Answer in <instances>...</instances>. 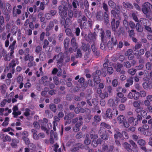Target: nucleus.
<instances>
[{
    "label": "nucleus",
    "instance_id": "nucleus-50",
    "mask_svg": "<svg viewBox=\"0 0 152 152\" xmlns=\"http://www.w3.org/2000/svg\"><path fill=\"white\" fill-rule=\"evenodd\" d=\"M9 118L8 117H6L4 121L2 123V125L3 126H7L8 124V121L9 120Z\"/></svg>",
    "mask_w": 152,
    "mask_h": 152
},
{
    "label": "nucleus",
    "instance_id": "nucleus-17",
    "mask_svg": "<svg viewBox=\"0 0 152 152\" xmlns=\"http://www.w3.org/2000/svg\"><path fill=\"white\" fill-rule=\"evenodd\" d=\"M70 39L69 38H66L64 41V45L65 50L68 49Z\"/></svg>",
    "mask_w": 152,
    "mask_h": 152
},
{
    "label": "nucleus",
    "instance_id": "nucleus-54",
    "mask_svg": "<svg viewBox=\"0 0 152 152\" xmlns=\"http://www.w3.org/2000/svg\"><path fill=\"white\" fill-rule=\"evenodd\" d=\"M94 80L95 82L97 84L100 83V79L99 76H95L94 78Z\"/></svg>",
    "mask_w": 152,
    "mask_h": 152
},
{
    "label": "nucleus",
    "instance_id": "nucleus-61",
    "mask_svg": "<svg viewBox=\"0 0 152 152\" xmlns=\"http://www.w3.org/2000/svg\"><path fill=\"white\" fill-rule=\"evenodd\" d=\"M4 142H5L6 141L10 142L11 140V138L8 135H6L4 137V138L3 140Z\"/></svg>",
    "mask_w": 152,
    "mask_h": 152
},
{
    "label": "nucleus",
    "instance_id": "nucleus-45",
    "mask_svg": "<svg viewBox=\"0 0 152 152\" xmlns=\"http://www.w3.org/2000/svg\"><path fill=\"white\" fill-rule=\"evenodd\" d=\"M108 104L110 107H113L115 105L114 99H110L108 100Z\"/></svg>",
    "mask_w": 152,
    "mask_h": 152
},
{
    "label": "nucleus",
    "instance_id": "nucleus-32",
    "mask_svg": "<svg viewBox=\"0 0 152 152\" xmlns=\"http://www.w3.org/2000/svg\"><path fill=\"white\" fill-rule=\"evenodd\" d=\"M130 143L134 147V150L133 151L134 152H137V146L135 143L132 140H130L129 141Z\"/></svg>",
    "mask_w": 152,
    "mask_h": 152
},
{
    "label": "nucleus",
    "instance_id": "nucleus-9",
    "mask_svg": "<svg viewBox=\"0 0 152 152\" xmlns=\"http://www.w3.org/2000/svg\"><path fill=\"white\" fill-rule=\"evenodd\" d=\"M91 47L94 55L95 56H98L99 55V52L97 50L95 43H93L91 45Z\"/></svg>",
    "mask_w": 152,
    "mask_h": 152
},
{
    "label": "nucleus",
    "instance_id": "nucleus-60",
    "mask_svg": "<svg viewBox=\"0 0 152 152\" xmlns=\"http://www.w3.org/2000/svg\"><path fill=\"white\" fill-rule=\"evenodd\" d=\"M147 18L149 19L150 20L152 21V12H149L147 14H145Z\"/></svg>",
    "mask_w": 152,
    "mask_h": 152
},
{
    "label": "nucleus",
    "instance_id": "nucleus-11",
    "mask_svg": "<svg viewBox=\"0 0 152 152\" xmlns=\"http://www.w3.org/2000/svg\"><path fill=\"white\" fill-rule=\"evenodd\" d=\"M79 16L78 17L79 19L77 20V22L80 25L82 24V21H86V18L85 16H81V18H80L82 14L81 12L80 11L79 12Z\"/></svg>",
    "mask_w": 152,
    "mask_h": 152
},
{
    "label": "nucleus",
    "instance_id": "nucleus-3",
    "mask_svg": "<svg viewBox=\"0 0 152 152\" xmlns=\"http://www.w3.org/2000/svg\"><path fill=\"white\" fill-rule=\"evenodd\" d=\"M71 47L69 48L68 50L69 52L71 53L73 52H75L78 48V44L76 42L75 38L73 37L71 41Z\"/></svg>",
    "mask_w": 152,
    "mask_h": 152
},
{
    "label": "nucleus",
    "instance_id": "nucleus-12",
    "mask_svg": "<svg viewBox=\"0 0 152 152\" xmlns=\"http://www.w3.org/2000/svg\"><path fill=\"white\" fill-rule=\"evenodd\" d=\"M132 50L131 49H128L125 53V55L126 56H128V58L129 60H131L133 58V56L132 54Z\"/></svg>",
    "mask_w": 152,
    "mask_h": 152
},
{
    "label": "nucleus",
    "instance_id": "nucleus-56",
    "mask_svg": "<svg viewBox=\"0 0 152 152\" xmlns=\"http://www.w3.org/2000/svg\"><path fill=\"white\" fill-rule=\"evenodd\" d=\"M89 56V54L88 53H86L85 54L84 56V60H87V63L89 62L91 60V58H90Z\"/></svg>",
    "mask_w": 152,
    "mask_h": 152
},
{
    "label": "nucleus",
    "instance_id": "nucleus-42",
    "mask_svg": "<svg viewBox=\"0 0 152 152\" xmlns=\"http://www.w3.org/2000/svg\"><path fill=\"white\" fill-rule=\"evenodd\" d=\"M100 126H102V127H103L106 128L108 129H110L111 128V127L110 125L104 122L102 123L100 125Z\"/></svg>",
    "mask_w": 152,
    "mask_h": 152
},
{
    "label": "nucleus",
    "instance_id": "nucleus-43",
    "mask_svg": "<svg viewBox=\"0 0 152 152\" xmlns=\"http://www.w3.org/2000/svg\"><path fill=\"white\" fill-rule=\"evenodd\" d=\"M108 94L107 92L105 91L104 93H102L99 95V96L102 99H104L106 97H107L108 96Z\"/></svg>",
    "mask_w": 152,
    "mask_h": 152
},
{
    "label": "nucleus",
    "instance_id": "nucleus-7",
    "mask_svg": "<svg viewBox=\"0 0 152 152\" xmlns=\"http://www.w3.org/2000/svg\"><path fill=\"white\" fill-rule=\"evenodd\" d=\"M16 41V40H14L10 44L9 47V48L10 50V56L12 58H13L14 57L13 54L14 53V50L15 47V44Z\"/></svg>",
    "mask_w": 152,
    "mask_h": 152
},
{
    "label": "nucleus",
    "instance_id": "nucleus-29",
    "mask_svg": "<svg viewBox=\"0 0 152 152\" xmlns=\"http://www.w3.org/2000/svg\"><path fill=\"white\" fill-rule=\"evenodd\" d=\"M124 145L125 148L127 151L130 152L132 151V149L130 148L131 145L129 144L127 142H124Z\"/></svg>",
    "mask_w": 152,
    "mask_h": 152
},
{
    "label": "nucleus",
    "instance_id": "nucleus-40",
    "mask_svg": "<svg viewBox=\"0 0 152 152\" xmlns=\"http://www.w3.org/2000/svg\"><path fill=\"white\" fill-rule=\"evenodd\" d=\"M136 72V69L131 68L129 69L128 71V72L130 75H134Z\"/></svg>",
    "mask_w": 152,
    "mask_h": 152
},
{
    "label": "nucleus",
    "instance_id": "nucleus-16",
    "mask_svg": "<svg viewBox=\"0 0 152 152\" xmlns=\"http://www.w3.org/2000/svg\"><path fill=\"white\" fill-rule=\"evenodd\" d=\"M82 122L80 121L76 123L75 126L74 127L73 130L74 132H77L79 130L80 127L82 125Z\"/></svg>",
    "mask_w": 152,
    "mask_h": 152
},
{
    "label": "nucleus",
    "instance_id": "nucleus-49",
    "mask_svg": "<svg viewBox=\"0 0 152 152\" xmlns=\"http://www.w3.org/2000/svg\"><path fill=\"white\" fill-rule=\"evenodd\" d=\"M45 114L47 115L48 117L49 118H52L53 117V114L48 110H45Z\"/></svg>",
    "mask_w": 152,
    "mask_h": 152
},
{
    "label": "nucleus",
    "instance_id": "nucleus-39",
    "mask_svg": "<svg viewBox=\"0 0 152 152\" xmlns=\"http://www.w3.org/2000/svg\"><path fill=\"white\" fill-rule=\"evenodd\" d=\"M108 4L109 6L113 8H114L116 7L115 3L112 0H109L108 2Z\"/></svg>",
    "mask_w": 152,
    "mask_h": 152
},
{
    "label": "nucleus",
    "instance_id": "nucleus-51",
    "mask_svg": "<svg viewBox=\"0 0 152 152\" xmlns=\"http://www.w3.org/2000/svg\"><path fill=\"white\" fill-rule=\"evenodd\" d=\"M30 110L28 108H26L25 110V112L24 113V115L26 117L30 115Z\"/></svg>",
    "mask_w": 152,
    "mask_h": 152
},
{
    "label": "nucleus",
    "instance_id": "nucleus-25",
    "mask_svg": "<svg viewBox=\"0 0 152 152\" xmlns=\"http://www.w3.org/2000/svg\"><path fill=\"white\" fill-rule=\"evenodd\" d=\"M123 4V6L126 8L132 9L133 7L132 4L128 2H124Z\"/></svg>",
    "mask_w": 152,
    "mask_h": 152
},
{
    "label": "nucleus",
    "instance_id": "nucleus-53",
    "mask_svg": "<svg viewBox=\"0 0 152 152\" xmlns=\"http://www.w3.org/2000/svg\"><path fill=\"white\" fill-rule=\"evenodd\" d=\"M72 79L71 78H68L67 79V81L66 82V84L67 86L70 87L72 86V83H71Z\"/></svg>",
    "mask_w": 152,
    "mask_h": 152
},
{
    "label": "nucleus",
    "instance_id": "nucleus-23",
    "mask_svg": "<svg viewBox=\"0 0 152 152\" xmlns=\"http://www.w3.org/2000/svg\"><path fill=\"white\" fill-rule=\"evenodd\" d=\"M31 132L32 133L33 138L35 140H38L39 139V136L37 135V131L34 129H32L31 130Z\"/></svg>",
    "mask_w": 152,
    "mask_h": 152
},
{
    "label": "nucleus",
    "instance_id": "nucleus-63",
    "mask_svg": "<svg viewBox=\"0 0 152 152\" xmlns=\"http://www.w3.org/2000/svg\"><path fill=\"white\" fill-rule=\"evenodd\" d=\"M140 96L142 97H145L146 95V92L143 90L141 91H140L139 93Z\"/></svg>",
    "mask_w": 152,
    "mask_h": 152
},
{
    "label": "nucleus",
    "instance_id": "nucleus-62",
    "mask_svg": "<svg viewBox=\"0 0 152 152\" xmlns=\"http://www.w3.org/2000/svg\"><path fill=\"white\" fill-rule=\"evenodd\" d=\"M58 1L56 0H53L52 3L51 4V7L53 8H55L57 7Z\"/></svg>",
    "mask_w": 152,
    "mask_h": 152
},
{
    "label": "nucleus",
    "instance_id": "nucleus-31",
    "mask_svg": "<svg viewBox=\"0 0 152 152\" xmlns=\"http://www.w3.org/2000/svg\"><path fill=\"white\" fill-rule=\"evenodd\" d=\"M86 139L84 141L85 143L87 145H88L90 144L91 142V141L90 140L91 139L89 138V134H86Z\"/></svg>",
    "mask_w": 152,
    "mask_h": 152
},
{
    "label": "nucleus",
    "instance_id": "nucleus-22",
    "mask_svg": "<svg viewBox=\"0 0 152 152\" xmlns=\"http://www.w3.org/2000/svg\"><path fill=\"white\" fill-rule=\"evenodd\" d=\"M54 25L53 22L52 21H51L50 22L48 25L47 26L46 28V31H50L52 30L53 26Z\"/></svg>",
    "mask_w": 152,
    "mask_h": 152
},
{
    "label": "nucleus",
    "instance_id": "nucleus-38",
    "mask_svg": "<svg viewBox=\"0 0 152 152\" xmlns=\"http://www.w3.org/2000/svg\"><path fill=\"white\" fill-rule=\"evenodd\" d=\"M100 136L101 138L103 140H107L108 139L109 136L107 134V133L105 132L104 134L101 135Z\"/></svg>",
    "mask_w": 152,
    "mask_h": 152
},
{
    "label": "nucleus",
    "instance_id": "nucleus-20",
    "mask_svg": "<svg viewBox=\"0 0 152 152\" xmlns=\"http://www.w3.org/2000/svg\"><path fill=\"white\" fill-rule=\"evenodd\" d=\"M113 113L112 110L110 109H108L106 111V115L107 117L109 118H111L112 117Z\"/></svg>",
    "mask_w": 152,
    "mask_h": 152
},
{
    "label": "nucleus",
    "instance_id": "nucleus-28",
    "mask_svg": "<svg viewBox=\"0 0 152 152\" xmlns=\"http://www.w3.org/2000/svg\"><path fill=\"white\" fill-rule=\"evenodd\" d=\"M117 40L115 39L114 38L112 37L111 39V41L110 40L108 43V45L111 44V48L112 47L113 45H115L117 44Z\"/></svg>",
    "mask_w": 152,
    "mask_h": 152
},
{
    "label": "nucleus",
    "instance_id": "nucleus-6",
    "mask_svg": "<svg viewBox=\"0 0 152 152\" xmlns=\"http://www.w3.org/2000/svg\"><path fill=\"white\" fill-rule=\"evenodd\" d=\"M67 52L66 51L64 53H60L57 55H55L53 56V59H56L57 63H62L63 61L64 58L66 55H67Z\"/></svg>",
    "mask_w": 152,
    "mask_h": 152
},
{
    "label": "nucleus",
    "instance_id": "nucleus-46",
    "mask_svg": "<svg viewBox=\"0 0 152 152\" xmlns=\"http://www.w3.org/2000/svg\"><path fill=\"white\" fill-rule=\"evenodd\" d=\"M82 56V53L80 50L78 49L77 50V55L76 56V58H81Z\"/></svg>",
    "mask_w": 152,
    "mask_h": 152
},
{
    "label": "nucleus",
    "instance_id": "nucleus-30",
    "mask_svg": "<svg viewBox=\"0 0 152 152\" xmlns=\"http://www.w3.org/2000/svg\"><path fill=\"white\" fill-rule=\"evenodd\" d=\"M48 79V77L45 76H43L42 78V80L43 83L45 85L48 86L50 83L49 81H46Z\"/></svg>",
    "mask_w": 152,
    "mask_h": 152
},
{
    "label": "nucleus",
    "instance_id": "nucleus-15",
    "mask_svg": "<svg viewBox=\"0 0 152 152\" xmlns=\"http://www.w3.org/2000/svg\"><path fill=\"white\" fill-rule=\"evenodd\" d=\"M81 48L84 51H88L89 52L91 51V50L90 49V46L88 44H83Z\"/></svg>",
    "mask_w": 152,
    "mask_h": 152
},
{
    "label": "nucleus",
    "instance_id": "nucleus-21",
    "mask_svg": "<svg viewBox=\"0 0 152 152\" xmlns=\"http://www.w3.org/2000/svg\"><path fill=\"white\" fill-rule=\"evenodd\" d=\"M89 138L91 139L95 140L98 137L97 134H96L94 131H91L89 134Z\"/></svg>",
    "mask_w": 152,
    "mask_h": 152
},
{
    "label": "nucleus",
    "instance_id": "nucleus-37",
    "mask_svg": "<svg viewBox=\"0 0 152 152\" xmlns=\"http://www.w3.org/2000/svg\"><path fill=\"white\" fill-rule=\"evenodd\" d=\"M71 23V20L69 18H67L65 20V28L68 27L69 25H70Z\"/></svg>",
    "mask_w": 152,
    "mask_h": 152
},
{
    "label": "nucleus",
    "instance_id": "nucleus-35",
    "mask_svg": "<svg viewBox=\"0 0 152 152\" xmlns=\"http://www.w3.org/2000/svg\"><path fill=\"white\" fill-rule=\"evenodd\" d=\"M54 121L53 122V125L57 126L59 122L60 119L57 116H55L54 117Z\"/></svg>",
    "mask_w": 152,
    "mask_h": 152
},
{
    "label": "nucleus",
    "instance_id": "nucleus-19",
    "mask_svg": "<svg viewBox=\"0 0 152 152\" xmlns=\"http://www.w3.org/2000/svg\"><path fill=\"white\" fill-rule=\"evenodd\" d=\"M19 142V140L16 139H12V142L11 143V145L14 148H16L17 146V144Z\"/></svg>",
    "mask_w": 152,
    "mask_h": 152
},
{
    "label": "nucleus",
    "instance_id": "nucleus-24",
    "mask_svg": "<svg viewBox=\"0 0 152 152\" xmlns=\"http://www.w3.org/2000/svg\"><path fill=\"white\" fill-rule=\"evenodd\" d=\"M127 81V83L125 84V86L126 87H128L132 85L133 82L132 77H130Z\"/></svg>",
    "mask_w": 152,
    "mask_h": 152
},
{
    "label": "nucleus",
    "instance_id": "nucleus-13",
    "mask_svg": "<svg viewBox=\"0 0 152 152\" xmlns=\"http://www.w3.org/2000/svg\"><path fill=\"white\" fill-rule=\"evenodd\" d=\"M140 21L141 23L144 26L150 24L149 21L145 18H140Z\"/></svg>",
    "mask_w": 152,
    "mask_h": 152
},
{
    "label": "nucleus",
    "instance_id": "nucleus-48",
    "mask_svg": "<svg viewBox=\"0 0 152 152\" xmlns=\"http://www.w3.org/2000/svg\"><path fill=\"white\" fill-rule=\"evenodd\" d=\"M103 14L101 12H97L96 15V17L98 20H101L102 18Z\"/></svg>",
    "mask_w": 152,
    "mask_h": 152
},
{
    "label": "nucleus",
    "instance_id": "nucleus-55",
    "mask_svg": "<svg viewBox=\"0 0 152 152\" xmlns=\"http://www.w3.org/2000/svg\"><path fill=\"white\" fill-rule=\"evenodd\" d=\"M22 139L24 141L26 144L28 145L30 143V140L28 137H23Z\"/></svg>",
    "mask_w": 152,
    "mask_h": 152
},
{
    "label": "nucleus",
    "instance_id": "nucleus-57",
    "mask_svg": "<svg viewBox=\"0 0 152 152\" xmlns=\"http://www.w3.org/2000/svg\"><path fill=\"white\" fill-rule=\"evenodd\" d=\"M146 69L148 70H151L152 68V65L149 62L145 64Z\"/></svg>",
    "mask_w": 152,
    "mask_h": 152
},
{
    "label": "nucleus",
    "instance_id": "nucleus-33",
    "mask_svg": "<svg viewBox=\"0 0 152 152\" xmlns=\"http://www.w3.org/2000/svg\"><path fill=\"white\" fill-rule=\"evenodd\" d=\"M137 30L139 32H141L143 31V28L142 26L139 23H137L136 26Z\"/></svg>",
    "mask_w": 152,
    "mask_h": 152
},
{
    "label": "nucleus",
    "instance_id": "nucleus-1",
    "mask_svg": "<svg viewBox=\"0 0 152 152\" xmlns=\"http://www.w3.org/2000/svg\"><path fill=\"white\" fill-rule=\"evenodd\" d=\"M111 12L115 18H117L118 19L115 22V19L113 18L111 22L112 28L113 31H115L116 29L118 28L119 25L120 21L119 20H120L121 18L119 15L116 12L115 10H112L111 11Z\"/></svg>",
    "mask_w": 152,
    "mask_h": 152
},
{
    "label": "nucleus",
    "instance_id": "nucleus-26",
    "mask_svg": "<svg viewBox=\"0 0 152 152\" xmlns=\"http://www.w3.org/2000/svg\"><path fill=\"white\" fill-rule=\"evenodd\" d=\"M132 91L134 93V99L135 100L138 99L140 96L139 93L138 92H137L135 90H132Z\"/></svg>",
    "mask_w": 152,
    "mask_h": 152
},
{
    "label": "nucleus",
    "instance_id": "nucleus-5",
    "mask_svg": "<svg viewBox=\"0 0 152 152\" xmlns=\"http://www.w3.org/2000/svg\"><path fill=\"white\" fill-rule=\"evenodd\" d=\"M152 6L148 2L144 3L142 5V10L144 14H147L151 11V8Z\"/></svg>",
    "mask_w": 152,
    "mask_h": 152
},
{
    "label": "nucleus",
    "instance_id": "nucleus-44",
    "mask_svg": "<svg viewBox=\"0 0 152 152\" xmlns=\"http://www.w3.org/2000/svg\"><path fill=\"white\" fill-rule=\"evenodd\" d=\"M123 65L122 64L118 63L116 64L115 67H116V71L118 72H119L121 70V68L122 67Z\"/></svg>",
    "mask_w": 152,
    "mask_h": 152
},
{
    "label": "nucleus",
    "instance_id": "nucleus-14",
    "mask_svg": "<svg viewBox=\"0 0 152 152\" xmlns=\"http://www.w3.org/2000/svg\"><path fill=\"white\" fill-rule=\"evenodd\" d=\"M83 147V145L81 144L78 143L75 145L74 148L71 150V152H79L78 150L80 148Z\"/></svg>",
    "mask_w": 152,
    "mask_h": 152
},
{
    "label": "nucleus",
    "instance_id": "nucleus-58",
    "mask_svg": "<svg viewBox=\"0 0 152 152\" xmlns=\"http://www.w3.org/2000/svg\"><path fill=\"white\" fill-rule=\"evenodd\" d=\"M137 13L135 12H133L132 13V16L133 17V19L135 20V21L138 22V19L137 16L136 15Z\"/></svg>",
    "mask_w": 152,
    "mask_h": 152
},
{
    "label": "nucleus",
    "instance_id": "nucleus-10",
    "mask_svg": "<svg viewBox=\"0 0 152 152\" xmlns=\"http://www.w3.org/2000/svg\"><path fill=\"white\" fill-rule=\"evenodd\" d=\"M85 39L89 42H94L95 40L96 37L95 35L92 34H88V35H86L85 37Z\"/></svg>",
    "mask_w": 152,
    "mask_h": 152
},
{
    "label": "nucleus",
    "instance_id": "nucleus-36",
    "mask_svg": "<svg viewBox=\"0 0 152 152\" xmlns=\"http://www.w3.org/2000/svg\"><path fill=\"white\" fill-rule=\"evenodd\" d=\"M116 131V133L114 135L115 139L116 140L118 139V138H121L122 137V134L118 131Z\"/></svg>",
    "mask_w": 152,
    "mask_h": 152
},
{
    "label": "nucleus",
    "instance_id": "nucleus-4",
    "mask_svg": "<svg viewBox=\"0 0 152 152\" xmlns=\"http://www.w3.org/2000/svg\"><path fill=\"white\" fill-rule=\"evenodd\" d=\"M58 9L59 14L61 18L64 19V18L67 17V11L68 9L67 7L65 6L63 7L60 5L58 7Z\"/></svg>",
    "mask_w": 152,
    "mask_h": 152
},
{
    "label": "nucleus",
    "instance_id": "nucleus-52",
    "mask_svg": "<svg viewBox=\"0 0 152 152\" xmlns=\"http://www.w3.org/2000/svg\"><path fill=\"white\" fill-rule=\"evenodd\" d=\"M137 143L141 146L144 145L146 143L145 141L143 139L139 140L137 142Z\"/></svg>",
    "mask_w": 152,
    "mask_h": 152
},
{
    "label": "nucleus",
    "instance_id": "nucleus-8",
    "mask_svg": "<svg viewBox=\"0 0 152 152\" xmlns=\"http://www.w3.org/2000/svg\"><path fill=\"white\" fill-rule=\"evenodd\" d=\"M22 8V6L21 5H18L17 7H14L13 8V12L14 16H16V14L19 15L21 13L20 10Z\"/></svg>",
    "mask_w": 152,
    "mask_h": 152
},
{
    "label": "nucleus",
    "instance_id": "nucleus-59",
    "mask_svg": "<svg viewBox=\"0 0 152 152\" xmlns=\"http://www.w3.org/2000/svg\"><path fill=\"white\" fill-rule=\"evenodd\" d=\"M142 46L141 43H137L135 46L134 51H137L138 52V49L140 48Z\"/></svg>",
    "mask_w": 152,
    "mask_h": 152
},
{
    "label": "nucleus",
    "instance_id": "nucleus-64",
    "mask_svg": "<svg viewBox=\"0 0 152 152\" xmlns=\"http://www.w3.org/2000/svg\"><path fill=\"white\" fill-rule=\"evenodd\" d=\"M118 109L121 111L124 110L125 109V105L123 104H120L118 107Z\"/></svg>",
    "mask_w": 152,
    "mask_h": 152
},
{
    "label": "nucleus",
    "instance_id": "nucleus-41",
    "mask_svg": "<svg viewBox=\"0 0 152 152\" xmlns=\"http://www.w3.org/2000/svg\"><path fill=\"white\" fill-rule=\"evenodd\" d=\"M106 132L105 128L102 126H100V129L98 133L101 135L102 134H104Z\"/></svg>",
    "mask_w": 152,
    "mask_h": 152
},
{
    "label": "nucleus",
    "instance_id": "nucleus-27",
    "mask_svg": "<svg viewBox=\"0 0 152 152\" xmlns=\"http://www.w3.org/2000/svg\"><path fill=\"white\" fill-rule=\"evenodd\" d=\"M104 19L105 23L107 24L109 22V18L108 12H104Z\"/></svg>",
    "mask_w": 152,
    "mask_h": 152
},
{
    "label": "nucleus",
    "instance_id": "nucleus-47",
    "mask_svg": "<svg viewBox=\"0 0 152 152\" xmlns=\"http://www.w3.org/2000/svg\"><path fill=\"white\" fill-rule=\"evenodd\" d=\"M50 109L53 112L55 113L56 110V105L53 104H51L50 105Z\"/></svg>",
    "mask_w": 152,
    "mask_h": 152
},
{
    "label": "nucleus",
    "instance_id": "nucleus-2",
    "mask_svg": "<svg viewBox=\"0 0 152 152\" xmlns=\"http://www.w3.org/2000/svg\"><path fill=\"white\" fill-rule=\"evenodd\" d=\"M117 121L120 125L125 127L128 128L129 126L126 121L125 117L122 115H120L117 117Z\"/></svg>",
    "mask_w": 152,
    "mask_h": 152
},
{
    "label": "nucleus",
    "instance_id": "nucleus-18",
    "mask_svg": "<svg viewBox=\"0 0 152 152\" xmlns=\"http://www.w3.org/2000/svg\"><path fill=\"white\" fill-rule=\"evenodd\" d=\"M18 63L19 62L17 59H13L9 64V66L10 67L13 68L15 66L16 64H18Z\"/></svg>",
    "mask_w": 152,
    "mask_h": 152
},
{
    "label": "nucleus",
    "instance_id": "nucleus-34",
    "mask_svg": "<svg viewBox=\"0 0 152 152\" xmlns=\"http://www.w3.org/2000/svg\"><path fill=\"white\" fill-rule=\"evenodd\" d=\"M141 102L140 101L136 100L133 103V106L135 107H137L140 106Z\"/></svg>",
    "mask_w": 152,
    "mask_h": 152
}]
</instances>
